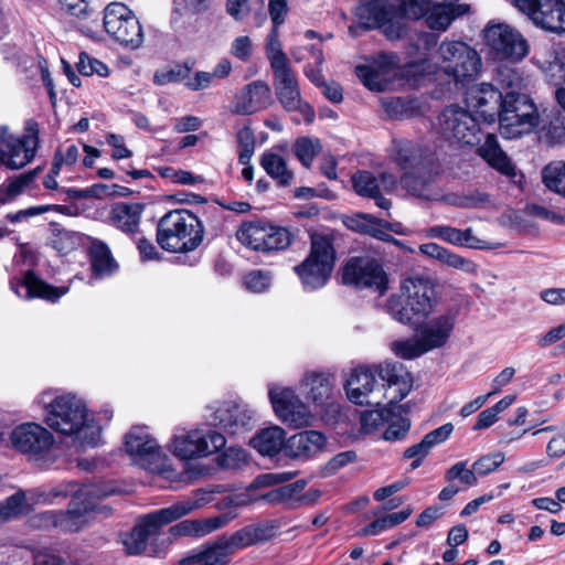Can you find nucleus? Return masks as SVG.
Masks as SVG:
<instances>
[{
	"label": "nucleus",
	"instance_id": "f257e3e1",
	"mask_svg": "<svg viewBox=\"0 0 565 565\" xmlns=\"http://www.w3.org/2000/svg\"><path fill=\"white\" fill-rule=\"evenodd\" d=\"M399 11L408 19H424L431 30L445 31L469 11V6L458 0L434 4L428 0H360L356 15L367 29L385 28L393 24Z\"/></svg>",
	"mask_w": 565,
	"mask_h": 565
},
{
	"label": "nucleus",
	"instance_id": "f03ea898",
	"mask_svg": "<svg viewBox=\"0 0 565 565\" xmlns=\"http://www.w3.org/2000/svg\"><path fill=\"white\" fill-rule=\"evenodd\" d=\"M412 386V375L402 363L384 361L353 369L344 387L352 403L380 406L385 399L391 405L404 399Z\"/></svg>",
	"mask_w": 565,
	"mask_h": 565
},
{
	"label": "nucleus",
	"instance_id": "7ed1b4c3",
	"mask_svg": "<svg viewBox=\"0 0 565 565\" xmlns=\"http://www.w3.org/2000/svg\"><path fill=\"white\" fill-rule=\"evenodd\" d=\"M211 491L202 489L194 492L191 499L178 501L170 507L159 509L145 516L127 533L121 535V543L129 555H139L146 552L149 542L154 540L160 527L169 524L210 502Z\"/></svg>",
	"mask_w": 565,
	"mask_h": 565
},
{
	"label": "nucleus",
	"instance_id": "20e7f679",
	"mask_svg": "<svg viewBox=\"0 0 565 565\" xmlns=\"http://www.w3.org/2000/svg\"><path fill=\"white\" fill-rule=\"evenodd\" d=\"M273 526L265 523L250 524L233 533L230 537H218L211 544H204L180 561V565H226L228 556L235 550L268 541L273 536Z\"/></svg>",
	"mask_w": 565,
	"mask_h": 565
},
{
	"label": "nucleus",
	"instance_id": "39448f33",
	"mask_svg": "<svg viewBox=\"0 0 565 565\" xmlns=\"http://www.w3.org/2000/svg\"><path fill=\"white\" fill-rule=\"evenodd\" d=\"M200 218L185 209L166 213L157 224V243L164 250L186 253L196 249L203 241Z\"/></svg>",
	"mask_w": 565,
	"mask_h": 565
},
{
	"label": "nucleus",
	"instance_id": "423d86ee",
	"mask_svg": "<svg viewBox=\"0 0 565 565\" xmlns=\"http://www.w3.org/2000/svg\"><path fill=\"white\" fill-rule=\"evenodd\" d=\"M402 290L406 296L405 301L402 296L392 295L387 300V311L403 324L427 318L438 302L435 285L429 278H407L402 284Z\"/></svg>",
	"mask_w": 565,
	"mask_h": 565
},
{
	"label": "nucleus",
	"instance_id": "0eeeda50",
	"mask_svg": "<svg viewBox=\"0 0 565 565\" xmlns=\"http://www.w3.org/2000/svg\"><path fill=\"white\" fill-rule=\"evenodd\" d=\"M457 321L455 311H446L422 322L413 338L392 342V351L399 358L412 360L440 349L449 341Z\"/></svg>",
	"mask_w": 565,
	"mask_h": 565
},
{
	"label": "nucleus",
	"instance_id": "6e6552de",
	"mask_svg": "<svg viewBox=\"0 0 565 565\" xmlns=\"http://www.w3.org/2000/svg\"><path fill=\"white\" fill-rule=\"evenodd\" d=\"M225 445L226 438L223 434L199 425L192 428L177 427L168 447L175 458L190 461L217 454Z\"/></svg>",
	"mask_w": 565,
	"mask_h": 565
},
{
	"label": "nucleus",
	"instance_id": "1a4fd4ad",
	"mask_svg": "<svg viewBox=\"0 0 565 565\" xmlns=\"http://www.w3.org/2000/svg\"><path fill=\"white\" fill-rule=\"evenodd\" d=\"M335 264V249L330 237L315 234L311 236L310 253L295 267L302 287L307 291L322 288L329 280Z\"/></svg>",
	"mask_w": 565,
	"mask_h": 565
},
{
	"label": "nucleus",
	"instance_id": "9d476101",
	"mask_svg": "<svg viewBox=\"0 0 565 565\" xmlns=\"http://www.w3.org/2000/svg\"><path fill=\"white\" fill-rule=\"evenodd\" d=\"M9 440L13 449L39 466H50L57 459L54 436L41 424L26 422L15 426Z\"/></svg>",
	"mask_w": 565,
	"mask_h": 565
},
{
	"label": "nucleus",
	"instance_id": "9b49d317",
	"mask_svg": "<svg viewBox=\"0 0 565 565\" xmlns=\"http://www.w3.org/2000/svg\"><path fill=\"white\" fill-rule=\"evenodd\" d=\"M39 135V124L33 119L26 120L21 136L0 127V167L19 170L28 166L35 157Z\"/></svg>",
	"mask_w": 565,
	"mask_h": 565
},
{
	"label": "nucleus",
	"instance_id": "f8f14e48",
	"mask_svg": "<svg viewBox=\"0 0 565 565\" xmlns=\"http://www.w3.org/2000/svg\"><path fill=\"white\" fill-rule=\"evenodd\" d=\"M500 111V134L507 139L531 132L539 125V111L524 92L519 95L505 93Z\"/></svg>",
	"mask_w": 565,
	"mask_h": 565
},
{
	"label": "nucleus",
	"instance_id": "ddd939ff",
	"mask_svg": "<svg viewBox=\"0 0 565 565\" xmlns=\"http://www.w3.org/2000/svg\"><path fill=\"white\" fill-rule=\"evenodd\" d=\"M125 450L132 462L143 469L167 477L172 472L169 469L168 456L147 426L137 425L130 428L125 436Z\"/></svg>",
	"mask_w": 565,
	"mask_h": 565
},
{
	"label": "nucleus",
	"instance_id": "4468645a",
	"mask_svg": "<svg viewBox=\"0 0 565 565\" xmlns=\"http://www.w3.org/2000/svg\"><path fill=\"white\" fill-rule=\"evenodd\" d=\"M205 419L230 436H244L256 424V411L242 399L214 402L205 409Z\"/></svg>",
	"mask_w": 565,
	"mask_h": 565
},
{
	"label": "nucleus",
	"instance_id": "2eb2a0df",
	"mask_svg": "<svg viewBox=\"0 0 565 565\" xmlns=\"http://www.w3.org/2000/svg\"><path fill=\"white\" fill-rule=\"evenodd\" d=\"M104 29L119 45L138 50L142 46L145 34L142 26L134 13L121 2H111L104 10Z\"/></svg>",
	"mask_w": 565,
	"mask_h": 565
},
{
	"label": "nucleus",
	"instance_id": "dca6fc26",
	"mask_svg": "<svg viewBox=\"0 0 565 565\" xmlns=\"http://www.w3.org/2000/svg\"><path fill=\"white\" fill-rule=\"evenodd\" d=\"M444 73L456 83L472 81L481 68L478 52L461 41H443L437 51Z\"/></svg>",
	"mask_w": 565,
	"mask_h": 565
},
{
	"label": "nucleus",
	"instance_id": "f3484780",
	"mask_svg": "<svg viewBox=\"0 0 565 565\" xmlns=\"http://www.w3.org/2000/svg\"><path fill=\"white\" fill-rule=\"evenodd\" d=\"M484 42L493 58L521 62L529 53L525 38L507 23H489L484 29Z\"/></svg>",
	"mask_w": 565,
	"mask_h": 565
},
{
	"label": "nucleus",
	"instance_id": "a211bd4d",
	"mask_svg": "<svg viewBox=\"0 0 565 565\" xmlns=\"http://www.w3.org/2000/svg\"><path fill=\"white\" fill-rule=\"evenodd\" d=\"M438 127L443 138L450 142L475 146L481 141L482 134L476 118L458 106H448L441 111Z\"/></svg>",
	"mask_w": 565,
	"mask_h": 565
},
{
	"label": "nucleus",
	"instance_id": "6ab92c4d",
	"mask_svg": "<svg viewBox=\"0 0 565 565\" xmlns=\"http://www.w3.org/2000/svg\"><path fill=\"white\" fill-rule=\"evenodd\" d=\"M268 398L276 417L291 428L309 426L312 419L308 406L295 390L277 383L268 384Z\"/></svg>",
	"mask_w": 565,
	"mask_h": 565
},
{
	"label": "nucleus",
	"instance_id": "aec40b11",
	"mask_svg": "<svg viewBox=\"0 0 565 565\" xmlns=\"http://www.w3.org/2000/svg\"><path fill=\"white\" fill-rule=\"evenodd\" d=\"M342 280L345 285L371 289L379 295L387 290V275L379 260L369 257H352L343 267Z\"/></svg>",
	"mask_w": 565,
	"mask_h": 565
},
{
	"label": "nucleus",
	"instance_id": "412c9836",
	"mask_svg": "<svg viewBox=\"0 0 565 565\" xmlns=\"http://www.w3.org/2000/svg\"><path fill=\"white\" fill-rule=\"evenodd\" d=\"M103 444L99 415L89 411L83 398L73 395V451L97 448Z\"/></svg>",
	"mask_w": 565,
	"mask_h": 565
},
{
	"label": "nucleus",
	"instance_id": "4be33fe9",
	"mask_svg": "<svg viewBox=\"0 0 565 565\" xmlns=\"http://www.w3.org/2000/svg\"><path fill=\"white\" fill-rule=\"evenodd\" d=\"M273 86L276 98L285 110L299 113L308 124L313 121L315 110L302 99L298 78L291 66L273 72Z\"/></svg>",
	"mask_w": 565,
	"mask_h": 565
},
{
	"label": "nucleus",
	"instance_id": "5701e85b",
	"mask_svg": "<svg viewBox=\"0 0 565 565\" xmlns=\"http://www.w3.org/2000/svg\"><path fill=\"white\" fill-rule=\"evenodd\" d=\"M79 244L86 249L90 260V279H104L118 270V264L107 244L82 233L73 232V247Z\"/></svg>",
	"mask_w": 565,
	"mask_h": 565
},
{
	"label": "nucleus",
	"instance_id": "b1692460",
	"mask_svg": "<svg viewBox=\"0 0 565 565\" xmlns=\"http://www.w3.org/2000/svg\"><path fill=\"white\" fill-rule=\"evenodd\" d=\"M36 402L44 411L45 424L62 435L71 434V396L55 395L53 391L41 393Z\"/></svg>",
	"mask_w": 565,
	"mask_h": 565
},
{
	"label": "nucleus",
	"instance_id": "393cba45",
	"mask_svg": "<svg viewBox=\"0 0 565 565\" xmlns=\"http://www.w3.org/2000/svg\"><path fill=\"white\" fill-rule=\"evenodd\" d=\"M351 181L353 190L358 195L373 199L376 206L383 210H388L392 206L391 200L382 195L381 184L385 189H393L397 183L394 175L387 172L376 175L371 171L360 170L352 175Z\"/></svg>",
	"mask_w": 565,
	"mask_h": 565
},
{
	"label": "nucleus",
	"instance_id": "a878e982",
	"mask_svg": "<svg viewBox=\"0 0 565 565\" xmlns=\"http://www.w3.org/2000/svg\"><path fill=\"white\" fill-rule=\"evenodd\" d=\"M107 495L95 484H84L73 491V532L89 524L99 512V499Z\"/></svg>",
	"mask_w": 565,
	"mask_h": 565
},
{
	"label": "nucleus",
	"instance_id": "bb28decb",
	"mask_svg": "<svg viewBox=\"0 0 565 565\" xmlns=\"http://www.w3.org/2000/svg\"><path fill=\"white\" fill-rule=\"evenodd\" d=\"M399 184L411 195L423 200L440 201L446 199L437 182V172L433 173L429 166H426L425 170L405 172L399 179Z\"/></svg>",
	"mask_w": 565,
	"mask_h": 565
},
{
	"label": "nucleus",
	"instance_id": "cd10ccee",
	"mask_svg": "<svg viewBox=\"0 0 565 565\" xmlns=\"http://www.w3.org/2000/svg\"><path fill=\"white\" fill-rule=\"evenodd\" d=\"M327 437L318 430H302L286 440L285 456L298 461H308L323 451Z\"/></svg>",
	"mask_w": 565,
	"mask_h": 565
},
{
	"label": "nucleus",
	"instance_id": "c85d7f7f",
	"mask_svg": "<svg viewBox=\"0 0 565 565\" xmlns=\"http://www.w3.org/2000/svg\"><path fill=\"white\" fill-rule=\"evenodd\" d=\"M505 93L499 92L491 84L482 83L471 87L467 92V105L477 109L487 120L493 121L495 116L500 118Z\"/></svg>",
	"mask_w": 565,
	"mask_h": 565
},
{
	"label": "nucleus",
	"instance_id": "c756f323",
	"mask_svg": "<svg viewBox=\"0 0 565 565\" xmlns=\"http://www.w3.org/2000/svg\"><path fill=\"white\" fill-rule=\"evenodd\" d=\"M533 63L555 84L565 82V50L555 44H542L535 49Z\"/></svg>",
	"mask_w": 565,
	"mask_h": 565
},
{
	"label": "nucleus",
	"instance_id": "7c9ffc66",
	"mask_svg": "<svg viewBox=\"0 0 565 565\" xmlns=\"http://www.w3.org/2000/svg\"><path fill=\"white\" fill-rule=\"evenodd\" d=\"M270 88L263 81L247 84L236 96L233 111L238 115H250L271 105Z\"/></svg>",
	"mask_w": 565,
	"mask_h": 565
},
{
	"label": "nucleus",
	"instance_id": "2f4dec72",
	"mask_svg": "<svg viewBox=\"0 0 565 565\" xmlns=\"http://www.w3.org/2000/svg\"><path fill=\"white\" fill-rule=\"evenodd\" d=\"M11 289L21 298L31 299L34 297L55 302L66 295V287H54L39 278L33 271H26L22 280H12Z\"/></svg>",
	"mask_w": 565,
	"mask_h": 565
},
{
	"label": "nucleus",
	"instance_id": "473e14b6",
	"mask_svg": "<svg viewBox=\"0 0 565 565\" xmlns=\"http://www.w3.org/2000/svg\"><path fill=\"white\" fill-rule=\"evenodd\" d=\"M394 161L405 172L425 170L430 166L431 160L424 152L423 148L411 140H395L393 143Z\"/></svg>",
	"mask_w": 565,
	"mask_h": 565
},
{
	"label": "nucleus",
	"instance_id": "72a5a7b5",
	"mask_svg": "<svg viewBox=\"0 0 565 565\" xmlns=\"http://www.w3.org/2000/svg\"><path fill=\"white\" fill-rule=\"evenodd\" d=\"M302 386L307 390L306 397L317 406H326L333 397V376L327 372H308Z\"/></svg>",
	"mask_w": 565,
	"mask_h": 565
},
{
	"label": "nucleus",
	"instance_id": "f704fd0d",
	"mask_svg": "<svg viewBox=\"0 0 565 565\" xmlns=\"http://www.w3.org/2000/svg\"><path fill=\"white\" fill-rule=\"evenodd\" d=\"M286 431L277 425L260 429L249 440L250 446L262 456L274 457L286 448Z\"/></svg>",
	"mask_w": 565,
	"mask_h": 565
},
{
	"label": "nucleus",
	"instance_id": "c9c22d12",
	"mask_svg": "<svg viewBox=\"0 0 565 565\" xmlns=\"http://www.w3.org/2000/svg\"><path fill=\"white\" fill-rule=\"evenodd\" d=\"M143 206L138 203H117L109 213V222L122 233L132 235L137 233Z\"/></svg>",
	"mask_w": 565,
	"mask_h": 565
},
{
	"label": "nucleus",
	"instance_id": "e433bc0d",
	"mask_svg": "<svg viewBox=\"0 0 565 565\" xmlns=\"http://www.w3.org/2000/svg\"><path fill=\"white\" fill-rule=\"evenodd\" d=\"M533 23L546 31L553 33L565 32V1H547L543 9L533 18Z\"/></svg>",
	"mask_w": 565,
	"mask_h": 565
},
{
	"label": "nucleus",
	"instance_id": "4c0bfd02",
	"mask_svg": "<svg viewBox=\"0 0 565 565\" xmlns=\"http://www.w3.org/2000/svg\"><path fill=\"white\" fill-rule=\"evenodd\" d=\"M493 78L499 86V92L514 95L524 93L530 83L529 76H525L520 68L509 64L499 65Z\"/></svg>",
	"mask_w": 565,
	"mask_h": 565
},
{
	"label": "nucleus",
	"instance_id": "58836bf2",
	"mask_svg": "<svg viewBox=\"0 0 565 565\" xmlns=\"http://www.w3.org/2000/svg\"><path fill=\"white\" fill-rule=\"evenodd\" d=\"M228 521L225 515H218L205 520H184L173 525L170 531L175 536H204L221 529Z\"/></svg>",
	"mask_w": 565,
	"mask_h": 565
},
{
	"label": "nucleus",
	"instance_id": "ea45409f",
	"mask_svg": "<svg viewBox=\"0 0 565 565\" xmlns=\"http://www.w3.org/2000/svg\"><path fill=\"white\" fill-rule=\"evenodd\" d=\"M73 28L87 38H98V14L88 0H73Z\"/></svg>",
	"mask_w": 565,
	"mask_h": 565
},
{
	"label": "nucleus",
	"instance_id": "a19ab883",
	"mask_svg": "<svg viewBox=\"0 0 565 565\" xmlns=\"http://www.w3.org/2000/svg\"><path fill=\"white\" fill-rule=\"evenodd\" d=\"M479 153L492 168L502 174L508 177L515 174L514 166L500 148L495 136L488 135L486 137L484 143L479 149Z\"/></svg>",
	"mask_w": 565,
	"mask_h": 565
},
{
	"label": "nucleus",
	"instance_id": "79ce46f5",
	"mask_svg": "<svg viewBox=\"0 0 565 565\" xmlns=\"http://www.w3.org/2000/svg\"><path fill=\"white\" fill-rule=\"evenodd\" d=\"M428 235L457 246L471 248L479 246V239L475 237L471 228L459 230L447 225H435L428 230Z\"/></svg>",
	"mask_w": 565,
	"mask_h": 565
},
{
	"label": "nucleus",
	"instance_id": "37998d69",
	"mask_svg": "<svg viewBox=\"0 0 565 565\" xmlns=\"http://www.w3.org/2000/svg\"><path fill=\"white\" fill-rule=\"evenodd\" d=\"M260 166L279 185L287 186L291 183L294 173L281 156L267 151L262 156Z\"/></svg>",
	"mask_w": 565,
	"mask_h": 565
},
{
	"label": "nucleus",
	"instance_id": "c03bdc74",
	"mask_svg": "<svg viewBox=\"0 0 565 565\" xmlns=\"http://www.w3.org/2000/svg\"><path fill=\"white\" fill-rule=\"evenodd\" d=\"M267 225L268 223L260 221L245 222L238 228L236 237L244 246L262 252Z\"/></svg>",
	"mask_w": 565,
	"mask_h": 565
},
{
	"label": "nucleus",
	"instance_id": "a18cd8bd",
	"mask_svg": "<svg viewBox=\"0 0 565 565\" xmlns=\"http://www.w3.org/2000/svg\"><path fill=\"white\" fill-rule=\"evenodd\" d=\"M355 74L365 87L375 92L384 90L391 79L373 64L358 65L355 67Z\"/></svg>",
	"mask_w": 565,
	"mask_h": 565
},
{
	"label": "nucleus",
	"instance_id": "49530a36",
	"mask_svg": "<svg viewBox=\"0 0 565 565\" xmlns=\"http://www.w3.org/2000/svg\"><path fill=\"white\" fill-rule=\"evenodd\" d=\"M411 513L412 510L407 509L377 518L362 530V534L370 536L379 535L383 531L392 529L406 521Z\"/></svg>",
	"mask_w": 565,
	"mask_h": 565
},
{
	"label": "nucleus",
	"instance_id": "de8ad7c7",
	"mask_svg": "<svg viewBox=\"0 0 565 565\" xmlns=\"http://www.w3.org/2000/svg\"><path fill=\"white\" fill-rule=\"evenodd\" d=\"M266 56L269 61L271 71L289 67V60L281 49L278 38V28H273L266 43Z\"/></svg>",
	"mask_w": 565,
	"mask_h": 565
},
{
	"label": "nucleus",
	"instance_id": "09e8293b",
	"mask_svg": "<svg viewBox=\"0 0 565 565\" xmlns=\"http://www.w3.org/2000/svg\"><path fill=\"white\" fill-rule=\"evenodd\" d=\"M290 243L291 236L287 228L268 223L262 252L270 253L281 250L287 248Z\"/></svg>",
	"mask_w": 565,
	"mask_h": 565
},
{
	"label": "nucleus",
	"instance_id": "8fccbe9b",
	"mask_svg": "<svg viewBox=\"0 0 565 565\" xmlns=\"http://www.w3.org/2000/svg\"><path fill=\"white\" fill-rule=\"evenodd\" d=\"M445 479L451 483L456 480L465 488L475 487L478 484V477L472 468L468 466L467 460L457 461L445 471Z\"/></svg>",
	"mask_w": 565,
	"mask_h": 565
},
{
	"label": "nucleus",
	"instance_id": "3c124183",
	"mask_svg": "<svg viewBox=\"0 0 565 565\" xmlns=\"http://www.w3.org/2000/svg\"><path fill=\"white\" fill-rule=\"evenodd\" d=\"M543 182L552 191L562 194L565 190V161H554L543 170Z\"/></svg>",
	"mask_w": 565,
	"mask_h": 565
},
{
	"label": "nucleus",
	"instance_id": "603ef678",
	"mask_svg": "<svg viewBox=\"0 0 565 565\" xmlns=\"http://www.w3.org/2000/svg\"><path fill=\"white\" fill-rule=\"evenodd\" d=\"M76 67L78 73L84 76L98 75L99 77H107L109 75L108 66L86 52L79 53Z\"/></svg>",
	"mask_w": 565,
	"mask_h": 565
},
{
	"label": "nucleus",
	"instance_id": "864d4df0",
	"mask_svg": "<svg viewBox=\"0 0 565 565\" xmlns=\"http://www.w3.org/2000/svg\"><path fill=\"white\" fill-rule=\"evenodd\" d=\"M320 143L318 140H312L308 137H300L294 145V152L298 160L305 167H309L315 157L319 153Z\"/></svg>",
	"mask_w": 565,
	"mask_h": 565
},
{
	"label": "nucleus",
	"instance_id": "5fc2aeb1",
	"mask_svg": "<svg viewBox=\"0 0 565 565\" xmlns=\"http://www.w3.org/2000/svg\"><path fill=\"white\" fill-rule=\"evenodd\" d=\"M32 173H24L10 179L7 184L2 185V196H0V204L7 203L17 198L20 193H22L23 189L32 182Z\"/></svg>",
	"mask_w": 565,
	"mask_h": 565
},
{
	"label": "nucleus",
	"instance_id": "6e6d98bb",
	"mask_svg": "<svg viewBox=\"0 0 565 565\" xmlns=\"http://www.w3.org/2000/svg\"><path fill=\"white\" fill-rule=\"evenodd\" d=\"M25 495L17 492L0 504V524L21 515L24 512Z\"/></svg>",
	"mask_w": 565,
	"mask_h": 565
},
{
	"label": "nucleus",
	"instance_id": "4d7b16f0",
	"mask_svg": "<svg viewBox=\"0 0 565 565\" xmlns=\"http://www.w3.org/2000/svg\"><path fill=\"white\" fill-rule=\"evenodd\" d=\"M271 274L267 270H252L244 276V285L247 290L260 294L269 289L271 285Z\"/></svg>",
	"mask_w": 565,
	"mask_h": 565
},
{
	"label": "nucleus",
	"instance_id": "13d9d810",
	"mask_svg": "<svg viewBox=\"0 0 565 565\" xmlns=\"http://www.w3.org/2000/svg\"><path fill=\"white\" fill-rule=\"evenodd\" d=\"M504 460L505 457L502 452L488 454L477 459L472 463V468L477 477H482L495 471L504 462Z\"/></svg>",
	"mask_w": 565,
	"mask_h": 565
},
{
	"label": "nucleus",
	"instance_id": "bf43d9fd",
	"mask_svg": "<svg viewBox=\"0 0 565 565\" xmlns=\"http://www.w3.org/2000/svg\"><path fill=\"white\" fill-rule=\"evenodd\" d=\"M52 247L62 255H67L71 246L70 232L61 227L57 223H51V238Z\"/></svg>",
	"mask_w": 565,
	"mask_h": 565
},
{
	"label": "nucleus",
	"instance_id": "052dcab7",
	"mask_svg": "<svg viewBox=\"0 0 565 565\" xmlns=\"http://www.w3.org/2000/svg\"><path fill=\"white\" fill-rule=\"evenodd\" d=\"M445 201L465 209H476L484 206L489 203V195L480 192H475L463 198L446 196Z\"/></svg>",
	"mask_w": 565,
	"mask_h": 565
},
{
	"label": "nucleus",
	"instance_id": "680f3d73",
	"mask_svg": "<svg viewBox=\"0 0 565 565\" xmlns=\"http://www.w3.org/2000/svg\"><path fill=\"white\" fill-rule=\"evenodd\" d=\"M218 460L220 465L225 468H235L247 461V454L241 447L231 446L221 454Z\"/></svg>",
	"mask_w": 565,
	"mask_h": 565
},
{
	"label": "nucleus",
	"instance_id": "e2e57ef3",
	"mask_svg": "<svg viewBox=\"0 0 565 565\" xmlns=\"http://www.w3.org/2000/svg\"><path fill=\"white\" fill-rule=\"evenodd\" d=\"M388 414L390 412L387 409H375L363 413L361 416L363 429L369 433L380 426H383L388 422Z\"/></svg>",
	"mask_w": 565,
	"mask_h": 565
},
{
	"label": "nucleus",
	"instance_id": "0e129e2a",
	"mask_svg": "<svg viewBox=\"0 0 565 565\" xmlns=\"http://www.w3.org/2000/svg\"><path fill=\"white\" fill-rule=\"evenodd\" d=\"M372 64L391 78L396 74L395 71L399 66V58L395 53L384 52L380 53Z\"/></svg>",
	"mask_w": 565,
	"mask_h": 565
},
{
	"label": "nucleus",
	"instance_id": "69168bd1",
	"mask_svg": "<svg viewBox=\"0 0 565 565\" xmlns=\"http://www.w3.org/2000/svg\"><path fill=\"white\" fill-rule=\"evenodd\" d=\"M381 105L390 118H402L407 113V104L402 97H382Z\"/></svg>",
	"mask_w": 565,
	"mask_h": 565
},
{
	"label": "nucleus",
	"instance_id": "338daca9",
	"mask_svg": "<svg viewBox=\"0 0 565 565\" xmlns=\"http://www.w3.org/2000/svg\"><path fill=\"white\" fill-rule=\"evenodd\" d=\"M454 431V425L446 423L443 426L429 431L423 437V440L431 450L434 447L445 443Z\"/></svg>",
	"mask_w": 565,
	"mask_h": 565
},
{
	"label": "nucleus",
	"instance_id": "774afa93",
	"mask_svg": "<svg viewBox=\"0 0 565 565\" xmlns=\"http://www.w3.org/2000/svg\"><path fill=\"white\" fill-rule=\"evenodd\" d=\"M231 54L241 61H248L253 54V43L249 36H237L231 45Z\"/></svg>",
	"mask_w": 565,
	"mask_h": 565
}]
</instances>
